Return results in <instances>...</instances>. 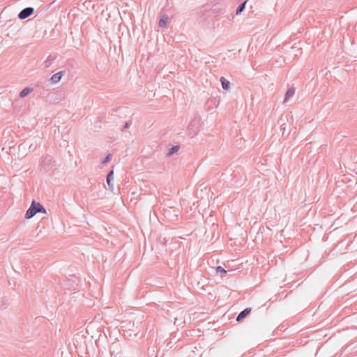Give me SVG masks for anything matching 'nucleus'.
<instances>
[{"mask_svg":"<svg viewBox=\"0 0 357 357\" xmlns=\"http://www.w3.org/2000/svg\"><path fill=\"white\" fill-rule=\"evenodd\" d=\"M38 213H46V209L40 203L33 200L25 213V218L30 219Z\"/></svg>","mask_w":357,"mask_h":357,"instance_id":"obj_1","label":"nucleus"},{"mask_svg":"<svg viewBox=\"0 0 357 357\" xmlns=\"http://www.w3.org/2000/svg\"><path fill=\"white\" fill-rule=\"evenodd\" d=\"M199 124V119L198 118L193 119L188 125V135L193 137L198 132V126Z\"/></svg>","mask_w":357,"mask_h":357,"instance_id":"obj_2","label":"nucleus"},{"mask_svg":"<svg viewBox=\"0 0 357 357\" xmlns=\"http://www.w3.org/2000/svg\"><path fill=\"white\" fill-rule=\"evenodd\" d=\"M34 9L33 7H26L24 9H22L19 13H18V18L20 20H24L27 18L28 17L31 16L33 13Z\"/></svg>","mask_w":357,"mask_h":357,"instance_id":"obj_3","label":"nucleus"},{"mask_svg":"<svg viewBox=\"0 0 357 357\" xmlns=\"http://www.w3.org/2000/svg\"><path fill=\"white\" fill-rule=\"evenodd\" d=\"M66 74L64 70L59 71L55 74H54L50 79L52 83L56 84L58 83L62 78V77Z\"/></svg>","mask_w":357,"mask_h":357,"instance_id":"obj_4","label":"nucleus"},{"mask_svg":"<svg viewBox=\"0 0 357 357\" xmlns=\"http://www.w3.org/2000/svg\"><path fill=\"white\" fill-rule=\"evenodd\" d=\"M251 312V308L247 307L242 310L236 317V321L241 322Z\"/></svg>","mask_w":357,"mask_h":357,"instance_id":"obj_5","label":"nucleus"},{"mask_svg":"<svg viewBox=\"0 0 357 357\" xmlns=\"http://www.w3.org/2000/svg\"><path fill=\"white\" fill-rule=\"evenodd\" d=\"M114 176V171L112 169L111 171H109L107 173V178H106L107 183V185L109 186V189L111 191H113V190H114V185L112 183V181L114 179V176Z\"/></svg>","mask_w":357,"mask_h":357,"instance_id":"obj_6","label":"nucleus"},{"mask_svg":"<svg viewBox=\"0 0 357 357\" xmlns=\"http://www.w3.org/2000/svg\"><path fill=\"white\" fill-rule=\"evenodd\" d=\"M220 82L222 87L224 90H228L229 89L230 82L224 77H220Z\"/></svg>","mask_w":357,"mask_h":357,"instance_id":"obj_7","label":"nucleus"},{"mask_svg":"<svg viewBox=\"0 0 357 357\" xmlns=\"http://www.w3.org/2000/svg\"><path fill=\"white\" fill-rule=\"evenodd\" d=\"M33 89L32 88H30V87H25L24 89H23L20 93V95L19 96L20 98H24L26 97L28 94H29L31 91H32Z\"/></svg>","mask_w":357,"mask_h":357,"instance_id":"obj_8","label":"nucleus"},{"mask_svg":"<svg viewBox=\"0 0 357 357\" xmlns=\"http://www.w3.org/2000/svg\"><path fill=\"white\" fill-rule=\"evenodd\" d=\"M167 21H168V16L166 15H163L159 21V23H158L159 26L165 27L167 25Z\"/></svg>","mask_w":357,"mask_h":357,"instance_id":"obj_9","label":"nucleus"},{"mask_svg":"<svg viewBox=\"0 0 357 357\" xmlns=\"http://www.w3.org/2000/svg\"><path fill=\"white\" fill-rule=\"evenodd\" d=\"M246 3H247V1H244L240 5H238V6L237 7V8L236 10V15L241 13L245 10Z\"/></svg>","mask_w":357,"mask_h":357,"instance_id":"obj_10","label":"nucleus"},{"mask_svg":"<svg viewBox=\"0 0 357 357\" xmlns=\"http://www.w3.org/2000/svg\"><path fill=\"white\" fill-rule=\"evenodd\" d=\"M295 93L294 88H289L287 91L285 96H284V101H287V100L291 98Z\"/></svg>","mask_w":357,"mask_h":357,"instance_id":"obj_11","label":"nucleus"},{"mask_svg":"<svg viewBox=\"0 0 357 357\" xmlns=\"http://www.w3.org/2000/svg\"><path fill=\"white\" fill-rule=\"evenodd\" d=\"M54 59L53 57H52L51 56H49L47 57V59L43 63L44 68H49L52 65Z\"/></svg>","mask_w":357,"mask_h":357,"instance_id":"obj_12","label":"nucleus"},{"mask_svg":"<svg viewBox=\"0 0 357 357\" xmlns=\"http://www.w3.org/2000/svg\"><path fill=\"white\" fill-rule=\"evenodd\" d=\"M180 146L178 145L173 146L168 150L167 155L170 156L176 153L179 150Z\"/></svg>","mask_w":357,"mask_h":357,"instance_id":"obj_13","label":"nucleus"},{"mask_svg":"<svg viewBox=\"0 0 357 357\" xmlns=\"http://www.w3.org/2000/svg\"><path fill=\"white\" fill-rule=\"evenodd\" d=\"M112 159V155L107 154L104 159L102 160L101 163L102 164H106Z\"/></svg>","mask_w":357,"mask_h":357,"instance_id":"obj_14","label":"nucleus"},{"mask_svg":"<svg viewBox=\"0 0 357 357\" xmlns=\"http://www.w3.org/2000/svg\"><path fill=\"white\" fill-rule=\"evenodd\" d=\"M227 271L222 266H218L216 268V273H226Z\"/></svg>","mask_w":357,"mask_h":357,"instance_id":"obj_15","label":"nucleus"},{"mask_svg":"<svg viewBox=\"0 0 357 357\" xmlns=\"http://www.w3.org/2000/svg\"><path fill=\"white\" fill-rule=\"evenodd\" d=\"M131 126V122H126L125 124L123 125V130H125V129H127L128 128H130V126Z\"/></svg>","mask_w":357,"mask_h":357,"instance_id":"obj_16","label":"nucleus"},{"mask_svg":"<svg viewBox=\"0 0 357 357\" xmlns=\"http://www.w3.org/2000/svg\"><path fill=\"white\" fill-rule=\"evenodd\" d=\"M35 148H36V147H35L34 146H33V144H31V145L29 146V149H30V150H34V149H35Z\"/></svg>","mask_w":357,"mask_h":357,"instance_id":"obj_17","label":"nucleus"}]
</instances>
